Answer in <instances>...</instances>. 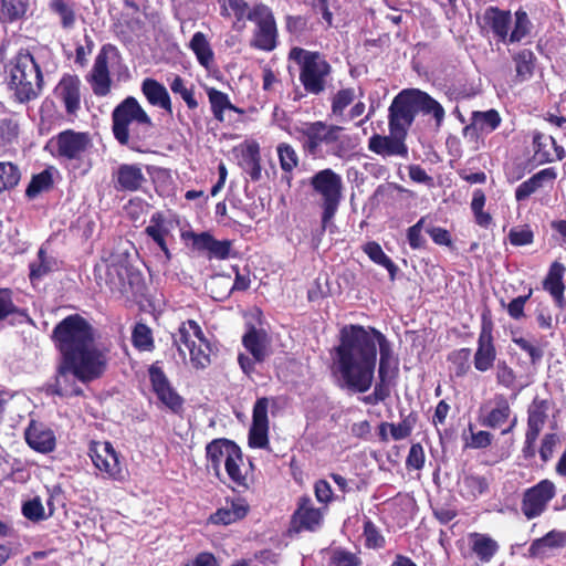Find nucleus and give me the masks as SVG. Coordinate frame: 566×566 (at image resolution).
I'll use <instances>...</instances> for the list:
<instances>
[{
    "label": "nucleus",
    "mask_w": 566,
    "mask_h": 566,
    "mask_svg": "<svg viewBox=\"0 0 566 566\" xmlns=\"http://www.w3.org/2000/svg\"><path fill=\"white\" fill-rule=\"evenodd\" d=\"M56 97L64 104L69 115L81 108V81L77 75L64 74L55 87Z\"/></svg>",
    "instance_id": "c756f323"
},
{
    "label": "nucleus",
    "mask_w": 566,
    "mask_h": 566,
    "mask_svg": "<svg viewBox=\"0 0 566 566\" xmlns=\"http://www.w3.org/2000/svg\"><path fill=\"white\" fill-rule=\"evenodd\" d=\"M417 422V417L413 413L405 417L399 423H390V437L398 441L408 438Z\"/></svg>",
    "instance_id": "e2e57ef3"
},
{
    "label": "nucleus",
    "mask_w": 566,
    "mask_h": 566,
    "mask_svg": "<svg viewBox=\"0 0 566 566\" xmlns=\"http://www.w3.org/2000/svg\"><path fill=\"white\" fill-rule=\"evenodd\" d=\"M248 20L254 23L250 46L272 52L279 45V30L275 17L264 3L254 4L248 13Z\"/></svg>",
    "instance_id": "f8f14e48"
},
{
    "label": "nucleus",
    "mask_w": 566,
    "mask_h": 566,
    "mask_svg": "<svg viewBox=\"0 0 566 566\" xmlns=\"http://www.w3.org/2000/svg\"><path fill=\"white\" fill-rule=\"evenodd\" d=\"M148 376L153 391L158 400L172 413L180 415L184 411L185 399L170 384L160 361H155L148 367Z\"/></svg>",
    "instance_id": "a211bd4d"
},
{
    "label": "nucleus",
    "mask_w": 566,
    "mask_h": 566,
    "mask_svg": "<svg viewBox=\"0 0 566 566\" xmlns=\"http://www.w3.org/2000/svg\"><path fill=\"white\" fill-rule=\"evenodd\" d=\"M192 337L197 340H202L203 338V331L195 319L182 322L178 327V332L172 334L174 345L177 346V349L181 355H185L181 348L182 345L190 350L191 345L196 343Z\"/></svg>",
    "instance_id": "58836bf2"
},
{
    "label": "nucleus",
    "mask_w": 566,
    "mask_h": 566,
    "mask_svg": "<svg viewBox=\"0 0 566 566\" xmlns=\"http://www.w3.org/2000/svg\"><path fill=\"white\" fill-rule=\"evenodd\" d=\"M496 347L493 337V322L489 312L482 313L481 331L478 337V348L473 356L474 368L485 373L493 368L496 360Z\"/></svg>",
    "instance_id": "6ab92c4d"
},
{
    "label": "nucleus",
    "mask_w": 566,
    "mask_h": 566,
    "mask_svg": "<svg viewBox=\"0 0 566 566\" xmlns=\"http://www.w3.org/2000/svg\"><path fill=\"white\" fill-rule=\"evenodd\" d=\"M107 367L59 357L53 380L46 385V394L61 398L84 396V390L77 381L90 384L99 379Z\"/></svg>",
    "instance_id": "0eeeda50"
},
{
    "label": "nucleus",
    "mask_w": 566,
    "mask_h": 566,
    "mask_svg": "<svg viewBox=\"0 0 566 566\" xmlns=\"http://www.w3.org/2000/svg\"><path fill=\"white\" fill-rule=\"evenodd\" d=\"M289 60L297 64L298 80L307 94L317 96L325 92L333 69L321 52L294 46L289 52Z\"/></svg>",
    "instance_id": "6e6552de"
},
{
    "label": "nucleus",
    "mask_w": 566,
    "mask_h": 566,
    "mask_svg": "<svg viewBox=\"0 0 566 566\" xmlns=\"http://www.w3.org/2000/svg\"><path fill=\"white\" fill-rule=\"evenodd\" d=\"M241 166L252 181L256 182L262 178L260 146L256 142L247 144L242 149Z\"/></svg>",
    "instance_id": "a19ab883"
},
{
    "label": "nucleus",
    "mask_w": 566,
    "mask_h": 566,
    "mask_svg": "<svg viewBox=\"0 0 566 566\" xmlns=\"http://www.w3.org/2000/svg\"><path fill=\"white\" fill-rule=\"evenodd\" d=\"M9 86L21 103L36 98L43 86V75L34 56L21 50L10 61Z\"/></svg>",
    "instance_id": "1a4fd4ad"
},
{
    "label": "nucleus",
    "mask_w": 566,
    "mask_h": 566,
    "mask_svg": "<svg viewBox=\"0 0 566 566\" xmlns=\"http://www.w3.org/2000/svg\"><path fill=\"white\" fill-rule=\"evenodd\" d=\"M49 146L53 148L52 155L55 158L65 161H80L92 146V138L87 132L65 129L53 136Z\"/></svg>",
    "instance_id": "4468645a"
},
{
    "label": "nucleus",
    "mask_w": 566,
    "mask_h": 566,
    "mask_svg": "<svg viewBox=\"0 0 566 566\" xmlns=\"http://www.w3.org/2000/svg\"><path fill=\"white\" fill-rule=\"evenodd\" d=\"M501 123L502 118L496 109L492 108L485 112L474 111L471 114V124L463 128V133L467 134L470 129L480 133H492Z\"/></svg>",
    "instance_id": "ea45409f"
},
{
    "label": "nucleus",
    "mask_w": 566,
    "mask_h": 566,
    "mask_svg": "<svg viewBox=\"0 0 566 566\" xmlns=\"http://www.w3.org/2000/svg\"><path fill=\"white\" fill-rule=\"evenodd\" d=\"M482 21L483 28L491 32L499 42L507 43L509 31L512 25V13L510 10L490 6L485 8Z\"/></svg>",
    "instance_id": "c85d7f7f"
},
{
    "label": "nucleus",
    "mask_w": 566,
    "mask_h": 566,
    "mask_svg": "<svg viewBox=\"0 0 566 566\" xmlns=\"http://www.w3.org/2000/svg\"><path fill=\"white\" fill-rule=\"evenodd\" d=\"M512 340L521 350L525 352L528 355L530 361L533 365H536L542 360L544 356V350L542 349L541 346L530 342L528 339L522 336H513Z\"/></svg>",
    "instance_id": "338daca9"
},
{
    "label": "nucleus",
    "mask_w": 566,
    "mask_h": 566,
    "mask_svg": "<svg viewBox=\"0 0 566 566\" xmlns=\"http://www.w3.org/2000/svg\"><path fill=\"white\" fill-rule=\"evenodd\" d=\"M496 382L506 389H512L516 384V374L505 360H499L496 364Z\"/></svg>",
    "instance_id": "0e129e2a"
},
{
    "label": "nucleus",
    "mask_w": 566,
    "mask_h": 566,
    "mask_svg": "<svg viewBox=\"0 0 566 566\" xmlns=\"http://www.w3.org/2000/svg\"><path fill=\"white\" fill-rule=\"evenodd\" d=\"M565 272V265L562 262L554 261L549 265L548 272L543 280V289L549 293L556 306L559 308H564L566 306V298L564 295L566 287L563 281Z\"/></svg>",
    "instance_id": "473e14b6"
},
{
    "label": "nucleus",
    "mask_w": 566,
    "mask_h": 566,
    "mask_svg": "<svg viewBox=\"0 0 566 566\" xmlns=\"http://www.w3.org/2000/svg\"><path fill=\"white\" fill-rule=\"evenodd\" d=\"M514 17V28L511 32L509 31L507 43L521 42L525 36H527L531 33L533 27L528 18V14L525 10H516Z\"/></svg>",
    "instance_id": "864d4df0"
},
{
    "label": "nucleus",
    "mask_w": 566,
    "mask_h": 566,
    "mask_svg": "<svg viewBox=\"0 0 566 566\" xmlns=\"http://www.w3.org/2000/svg\"><path fill=\"white\" fill-rule=\"evenodd\" d=\"M308 29V20L304 15H285V30L289 34L300 39Z\"/></svg>",
    "instance_id": "774afa93"
},
{
    "label": "nucleus",
    "mask_w": 566,
    "mask_h": 566,
    "mask_svg": "<svg viewBox=\"0 0 566 566\" xmlns=\"http://www.w3.org/2000/svg\"><path fill=\"white\" fill-rule=\"evenodd\" d=\"M220 15L228 19L231 15L235 18V23L248 20L249 4L245 0H219Z\"/></svg>",
    "instance_id": "5fc2aeb1"
},
{
    "label": "nucleus",
    "mask_w": 566,
    "mask_h": 566,
    "mask_svg": "<svg viewBox=\"0 0 566 566\" xmlns=\"http://www.w3.org/2000/svg\"><path fill=\"white\" fill-rule=\"evenodd\" d=\"M112 182L117 192H138L144 190L147 178L140 164H120L112 172Z\"/></svg>",
    "instance_id": "a878e982"
},
{
    "label": "nucleus",
    "mask_w": 566,
    "mask_h": 566,
    "mask_svg": "<svg viewBox=\"0 0 566 566\" xmlns=\"http://www.w3.org/2000/svg\"><path fill=\"white\" fill-rule=\"evenodd\" d=\"M323 522V513L313 505L308 496L298 499L297 509L291 516L290 530L295 533L315 532Z\"/></svg>",
    "instance_id": "bb28decb"
},
{
    "label": "nucleus",
    "mask_w": 566,
    "mask_h": 566,
    "mask_svg": "<svg viewBox=\"0 0 566 566\" xmlns=\"http://www.w3.org/2000/svg\"><path fill=\"white\" fill-rule=\"evenodd\" d=\"M182 239L190 241L191 250L205 255L208 260H227L234 256L233 241L229 239L217 240L210 232L187 231Z\"/></svg>",
    "instance_id": "2eb2a0df"
},
{
    "label": "nucleus",
    "mask_w": 566,
    "mask_h": 566,
    "mask_svg": "<svg viewBox=\"0 0 566 566\" xmlns=\"http://www.w3.org/2000/svg\"><path fill=\"white\" fill-rule=\"evenodd\" d=\"M557 177L555 168L549 167L534 174L527 180L520 184L515 189V200L522 202L541 189L545 182H553Z\"/></svg>",
    "instance_id": "e433bc0d"
},
{
    "label": "nucleus",
    "mask_w": 566,
    "mask_h": 566,
    "mask_svg": "<svg viewBox=\"0 0 566 566\" xmlns=\"http://www.w3.org/2000/svg\"><path fill=\"white\" fill-rule=\"evenodd\" d=\"M88 455L94 467L104 474V478L123 481L125 479L123 467L109 441H91Z\"/></svg>",
    "instance_id": "dca6fc26"
},
{
    "label": "nucleus",
    "mask_w": 566,
    "mask_h": 566,
    "mask_svg": "<svg viewBox=\"0 0 566 566\" xmlns=\"http://www.w3.org/2000/svg\"><path fill=\"white\" fill-rule=\"evenodd\" d=\"M144 233L158 247L167 260L171 259L168 239L172 235L170 232V222L167 220L164 212L156 211L151 214L149 224L145 228Z\"/></svg>",
    "instance_id": "7c9ffc66"
},
{
    "label": "nucleus",
    "mask_w": 566,
    "mask_h": 566,
    "mask_svg": "<svg viewBox=\"0 0 566 566\" xmlns=\"http://www.w3.org/2000/svg\"><path fill=\"white\" fill-rule=\"evenodd\" d=\"M269 399L258 398L252 410V424L249 430L248 443L250 448L268 449L269 447Z\"/></svg>",
    "instance_id": "393cba45"
},
{
    "label": "nucleus",
    "mask_w": 566,
    "mask_h": 566,
    "mask_svg": "<svg viewBox=\"0 0 566 566\" xmlns=\"http://www.w3.org/2000/svg\"><path fill=\"white\" fill-rule=\"evenodd\" d=\"M206 92L209 98L211 112L214 119L220 123H223L224 112L231 107V101L229 98V95L214 87H208Z\"/></svg>",
    "instance_id": "8fccbe9b"
},
{
    "label": "nucleus",
    "mask_w": 566,
    "mask_h": 566,
    "mask_svg": "<svg viewBox=\"0 0 566 566\" xmlns=\"http://www.w3.org/2000/svg\"><path fill=\"white\" fill-rule=\"evenodd\" d=\"M19 168L12 163H0V193L13 189L20 181Z\"/></svg>",
    "instance_id": "13d9d810"
},
{
    "label": "nucleus",
    "mask_w": 566,
    "mask_h": 566,
    "mask_svg": "<svg viewBox=\"0 0 566 566\" xmlns=\"http://www.w3.org/2000/svg\"><path fill=\"white\" fill-rule=\"evenodd\" d=\"M154 123L134 96L124 98L112 112V133L117 143L133 150L150 135Z\"/></svg>",
    "instance_id": "20e7f679"
},
{
    "label": "nucleus",
    "mask_w": 566,
    "mask_h": 566,
    "mask_svg": "<svg viewBox=\"0 0 566 566\" xmlns=\"http://www.w3.org/2000/svg\"><path fill=\"white\" fill-rule=\"evenodd\" d=\"M363 536L367 548L378 549L382 548L386 544L385 537L380 534L375 523L369 518L364 521Z\"/></svg>",
    "instance_id": "680f3d73"
},
{
    "label": "nucleus",
    "mask_w": 566,
    "mask_h": 566,
    "mask_svg": "<svg viewBox=\"0 0 566 566\" xmlns=\"http://www.w3.org/2000/svg\"><path fill=\"white\" fill-rule=\"evenodd\" d=\"M240 446L227 438H216L206 446V467L208 471H211L213 475L222 483H226V479L222 475L221 464L226 465V461H229L235 457L237 452H240Z\"/></svg>",
    "instance_id": "aec40b11"
},
{
    "label": "nucleus",
    "mask_w": 566,
    "mask_h": 566,
    "mask_svg": "<svg viewBox=\"0 0 566 566\" xmlns=\"http://www.w3.org/2000/svg\"><path fill=\"white\" fill-rule=\"evenodd\" d=\"M169 87L174 94L181 96L189 109H196L198 107L199 104L195 97L193 86L187 87L185 80L181 76L176 75L169 83Z\"/></svg>",
    "instance_id": "052dcab7"
},
{
    "label": "nucleus",
    "mask_w": 566,
    "mask_h": 566,
    "mask_svg": "<svg viewBox=\"0 0 566 566\" xmlns=\"http://www.w3.org/2000/svg\"><path fill=\"white\" fill-rule=\"evenodd\" d=\"M492 481V473H467L459 480V494L465 501H475L489 494Z\"/></svg>",
    "instance_id": "2f4dec72"
},
{
    "label": "nucleus",
    "mask_w": 566,
    "mask_h": 566,
    "mask_svg": "<svg viewBox=\"0 0 566 566\" xmlns=\"http://www.w3.org/2000/svg\"><path fill=\"white\" fill-rule=\"evenodd\" d=\"M556 495V486L548 479L526 489L522 496L521 511L527 520L541 516Z\"/></svg>",
    "instance_id": "f3484780"
},
{
    "label": "nucleus",
    "mask_w": 566,
    "mask_h": 566,
    "mask_svg": "<svg viewBox=\"0 0 566 566\" xmlns=\"http://www.w3.org/2000/svg\"><path fill=\"white\" fill-rule=\"evenodd\" d=\"M535 168H537L532 160L528 158L524 161L513 163L505 170V176L509 182H516L524 178L526 174L532 172Z\"/></svg>",
    "instance_id": "69168bd1"
},
{
    "label": "nucleus",
    "mask_w": 566,
    "mask_h": 566,
    "mask_svg": "<svg viewBox=\"0 0 566 566\" xmlns=\"http://www.w3.org/2000/svg\"><path fill=\"white\" fill-rule=\"evenodd\" d=\"M254 463L249 460V468L243 469V452L235 453V457L226 461L224 470L227 474L226 485L233 492L245 493L250 491L255 483Z\"/></svg>",
    "instance_id": "412c9836"
},
{
    "label": "nucleus",
    "mask_w": 566,
    "mask_h": 566,
    "mask_svg": "<svg viewBox=\"0 0 566 566\" xmlns=\"http://www.w3.org/2000/svg\"><path fill=\"white\" fill-rule=\"evenodd\" d=\"M471 553L483 563H490L500 549L499 543L489 534L472 532L468 535Z\"/></svg>",
    "instance_id": "c9c22d12"
},
{
    "label": "nucleus",
    "mask_w": 566,
    "mask_h": 566,
    "mask_svg": "<svg viewBox=\"0 0 566 566\" xmlns=\"http://www.w3.org/2000/svg\"><path fill=\"white\" fill-rule=\"evenodd\" d=\"M478 421L482 427L500 430L505 436L514 431L517 417L513 413L509 398L504 394H495L480 407Z\"/></svg>",
    "instance_id": "ddd939ff"
},
{
    "label": "nucleus",
    "mask_w": 566,
    "mask_h": 566,
    "mask_svg": "<svg viewBox=\"0 0 566 566\" xmlns=\"http://www.w3.org/2000/svg\"><path fill=\"white\" fill-rule=\"evenodd\" d=\"M54 180L51 168H46L32 176L27 189L25 196L30 199L38 197L41 192H46L53 188Z\"/></svg>",
    "instance_id": "09e8293b"
},
{
    "label": "nucleus",
    "mask_w": 566,
    "mask_h": 566,
    "mask_svg": "<svg viewBox=\"0 0 566 566\" xmlns=\"http://www.w3.org/2000/svg\"><path fill=\"white\" fill-rule=\"evenodd\" d=\"M198 344H192L189 350L190 361L196 369H203L211 363V346L206 336Z\"/></svg>",
    "instance_id": "6e6d98bb"
},
{
    "label": "nucleus",
    "mask_w": 566,
    "mask_h": 566,
    "mask_svg": "<svg viewBox=\"0 0 566 566\" xmlns=\"http://www.w3.org/2000/svg\"><path fill=\"white\" fill-rule=\"evenodd\" d=\"M226 505L219 507L209 515L207 523L216 526H228L244 520L249 512L250 505L244 497H226Z\"/></svg>",
    "instance_id": "cd10ccee"
},
{
    "label": "nucleus",
    "mask_w": 566,
    "mask_h": 566,
    "mask_svg": "<svg viewBox=\"0 0 566 566\" xmlns=\"http://www.w3.org/2000/svg\"><path fill=\"white\" fill-rule=\"evenodd\" d=\"M29 0H1L0 19L3 22H14L24 17Z\"/></svg>",
    "instance_id": "3c124183"
},
{
    "label": "nucleus",
    "mask_w": 566,
    "mask_h": 566,
    "mask_svg": "<svg viewBox=\"0 0 566 566\" xmlns=\"http://www.w3.org/2000/svg\"><path fill=\"white\" fill-rule=\"evenodd\" d=\"M419 113L431 115L437 128L441 127L446 117L443 106L429 93L419 88H405L400 91L394 97L388 108L389 129L401 130L408 134Z\"/></svg>",
    "instance_id": "7ed1b4c3"
},
{
    "label": "nucleus",
    "mask_w": 566,
    "mask_h": 566,
    "mask_svg": "<svg viewBox=\"0 0 566 566\" xmlns=\"http://www.w3.org/2000/svg\"><path fill=\"white\" fill-rule=\"evenodd\" d=\"M130 340L134 348L140 353H151L156 348L153 329L143 322H137L133 326Z\"/></svg>",
    "instance_id": "c03bdc74"
},
{
    "label": "nucleus",
    "mask_w": 566,
    "mask_h": 566,
    "mask_svg": "<svg viewBox=\"0 0 566 566\" xmlns=\"http://www.w3.org/2000/svg\"><path fill=\"white\" fill-rule=\"evenodd\" d=\"M295 132L302 136L300 140L305 153L316 156L321 148L325 146L331 149L332 154L340 155V137L344 127L316 120L295 127Z\"/></svg>",
    "instance_id": "9d476101"
},
{
    "label": "nucleus",
    "mask_w": 566,
    "mask_h": 566,
    "mask_svg": "<svg viewBox=\"0 0 566 566\" xmlns=\"http://www.w3.org/2000/svg\"><path fill=\"white\" fill-rule=\"evenodd\" d=\"M532 151L530 159L536 167L563 160L566 156L565 149L553 136L539 130L532 133Z\"/></svg>",
    "instance_id": "4be33fe9"
},
{
    "label": "nucleus",
    "mask_w": 566,
    "mask_h": 566,
    "mask_svg": "<svg viewBox=\"0 0 566 566\" xmlns=\"http://www.w3.org/2000/svg\"><path fill=\"white\" fill-rule=\"evenodd\" d=\"M310 185L314 192L322 197V229L324 231L338 209L342 199L343 180L333 169L326 168L314 174L310 179Z\"/></svg>",
    "instance_id": "9b49d317"
},
{
    "label": "nucleus",
    "mask_w": 566,
    "mask_h": 566,
    "mask_svg": "<svg viewBox=\"0 0 566 566\" xmlns=\"http://www.w3.org/2000/svg\"><path fill=\"white\" fill-rule=\"evenodd\" d=\"M356 97L353 87L338 90L331 98V111L335 116H342L344 111L354 102Z\"/></svg>",
    "instance_id": "bf43d9fd"
},
{
    "label": "nucleus",
    "mask_w": 566,
    "mask_h": 566,
    "mask_svg": "<svg viewBox=\"0 0 566 566\" xmlns=\"http://www.w3.org/2000/svg\"><path fill=\"white\" fill-rule=\"evenodd\" d=\"M515 63L516 77L523 82L531 78L534 74L536 56L530 49L520 50L513 55Z\"/></svg>",
    "instance_id": "a18cd8bd"
},
{
    "label": "nucleus",
    "mask_w": 566,
    "mask_h": 566,
    "mask_svg": "<svg viewBox=\"0 0 566 566\" xmlns=\"http://www.w3.org/2000/svg\"><path fill=\"white\" fill-rule=\"evenodd\" d=\"M51 12L60 18V24L64 30H71L76 23L75 4L66 0H51L49 3Z\"/></svg>",
    "instance_id": "49530a36"
},
{
    "label": "nucleus",
    "mask_w": 566,
    "mask_h": 566,
    "mask_svg": "<svg viewBox=\"0 0 566 566\" xmlns=\"http://www.w3.org/2000/svg\"><path fill=\"white\" fill-rule=\"evenodd\" d=\"M379 347L378 376L396 378L397 360L391 343L376 327L348 324L339 331V343L334 348L339 387L352 392H367L374 382Z\"/></svg>",
    "instance_id": "f257e3e1"
},
{
    "label": "nucleus",
    "mask_w": 566,
    "mask_h": 566,
    "mask_svg": "<svg viewBox=\"0 0 566 566\" xmlns=\"http://www.w3.org/2000/svg\"><path fill=\"white\" fill-rule=\"evenodd\" d=\"M471 349L460 348L454 349L447 356V361L450 364V371L457 377H464L471 369L470 364Z\"/></svg>",
    "instance_id": "de8ad7c7"
},
{
    "label": "nucleus",
    "mask_w": 566,
    "mask_h": 566,
    "mask_svg": "<svg viewBox=\"0 0 566 566\" xmlns=\"http://www.w3.org/2000/svg\"><path fill=\"white\" fill-rule=\"evenodd\" d=\"M95 332L85 317L75 313L54 326L51 339L59 357L108 368L111 349L105 345H95Z\"/></svg>",
    "instance_id": "f03ea898"
},
{
    "label": "nucleus",
    "mask_w": 566,
    "mask_h": 566,
    "mask_svg": "<svg viewBox=\"0 0 566 566\" xmlns=\"http://www.w3.org/2000/svg\"><path fill=\"white\" fill-rule=\"evenodd\" d=\"M189 49L193 52L198 63L205 69H209L214 61V54L208 42L206 34L196 32L189 43Z\"/></svg>",
    "instance_id": "79ce46f5"
},
{
    "label": "nucleus",
    "mask_w": 566,
    "mask_h": 566,
    "mask_svg": "<svg viewBox=\"0 0 566 566\" xmlns=\"http://www.w3.org/2000/svg\"><path fill=\"white\" fill-rule=\"evenodd\" d=\"M389 135L374 134L368 139V149L382 157H408L407 133L389 129Z\"/></svg>",
    "instance_id": "5701e85b"
},
{
    "label": "nucleus",
    "mask_w": 566,
    "mask_h": 566,
    "mask_svg": "<svg viewBox=\"0 0 566 566\" xmlns=\"http://www.w3.org/2000/svg\"><path fill=\"white\" fill-rule=\"evenodd\" d=\"M116 51L112 44H105L97 53L92 71L87 76V82L96 96L103 97L111 93L112 78L108 70V54Z\"/></svg>",
    "instance_id": "b1692460"
},
{
    "label": "nucleus",
    "mask_w": 566,
    "mask_h": 566,
    "mask_svg": "<svg viewBox=\"0 0 566 566\" xmlns=\"http://www.w3.org/2000/svg\"><path fill=\"white\" fill-rule=\"evenodd\" d=\"M363 251L376 264L384 266L389 274L390 281H395L399 271L396 263L382 251L380 244L376 241H369L363 247Z\"/></svg>",
    "instance_id": "37998d69"
},
{
    "label": "nucleus",
    "mask_w": 566,
    "mask_h": 566,
    "mask_svg": "<svg viewBox=\"0 0 566 566\" xmlns=\"http://www.w3.org/2000/svg\"><path fill=\"white\" fill-rule=\"evenodd\" d=\"M281 169L286 176L287 181L292 178V171L298 166V156L295 149L287 143H281L276 147Z\"/></svg>",
    "instance_id": "4d7b16f0"
},
{
    "label": "nucleus",
    "mask_w": 566,
    "mask_h": 566,
    "mask_svg": "<svg viewBox=\"0 0 566 566\" xmlns=\"http://www.w3.org/2000/svg\"><path fill=\"white\" fill-rule=\"evenodd\" d=\"M551 409V401L542 399L538 396L534 397L527 407V419L525 438L522 447V457L526 461H532L538 453L543 463H547L554 457L556 448L560 443V438L555 432H546L539 441L537 448V440L548 419V411Z\"/></svg>",
    "instance_id": "39448f33"
},
{
    "label": "nucleus",
    "mask_w": 566,
    "mask_h": 566,
    "mask_svg": "<svg viewBox=\"0 0 566 566\" xmlns=\"http://www.w3.org/2000/svg\"><path fill=\"white\" fill-rule=\"evenodd\" d=\"M95 282L115 300H135L143 296L146 285L143 274L122 262H102L94 268Z\"/></svg>",
    "instance_id": "423d86ee"
},
{
    "label": "nucleus",
    "mask_w": 566,
    "mask_h": 566,
    "mask_svg": "<svg viewBox=\"0 0 566 566\" xmlns=\"http://www.w3.org/2000/svg\"><path fill=\"white\" fill-rule=\"evenodd\" d=\"M142 93L151 106L164 109L168 115H172V103L170 95L164 84L155 78L146 77L142 82Z\"/></svg>",
    "instance_id": "f704fd0d"
},
{
    "label": "nucleus",
    "mask_w": 566,
    "mask_h": 566,
    "mask_svg": "<svg viewBox=\"0 0 566 566\" xmlns=\"http://www.w3.org/2000/svg\"><path fill=\"white\" fill-rule=\"evenodd\" d=\"M24 437L29 447L41 453L52 452L56 444L53 431L33 420L25 429Z\"/></svg>",
    "instance_id": "72a5a7b5"
},
{
    "label": "nucleus",
    "mask_w": 566,
    "mask_h": 566,
    "mask_svg": "<svg viewBox=\"0 0 566 566\" xmlns=\"http://www.w3.org/2000/svg\"><path fill=\"white\" fill-rule=\"evenodd\" d=\"M54 265L55 260L48 256L46 250L41 247L38 251V260L30 263V281L33 283L34 281L41 280L50 272H52Z\"/></svg>",
    "instance_id": "603ef678"
},
{
    "label": "nucleus",
    "mask_w": 566,
    "mask_h": 566,
    "mask_svg": "<svg viewBox=\"0 0 566 566\" xmlns=\"http://www.w3.org/2000/svg\"><path fill=\"white\" fill-rule=\"evenodd\" d=\"M242 344L255 361L262 363L265 360L268 356L266 348L269 337L264 329H258L255 326L250 325L249 329L242 337Z\"/></svg>",
    "instance_id": "4c0bfd02"
}]
</instances>
